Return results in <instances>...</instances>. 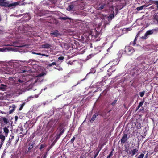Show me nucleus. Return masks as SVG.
Here are the masks:
<instances>
[{"label": "nucleus", "mask_w": 158, "mask_h": 158, "mask_svg": "<svg viewBox=\"0 0 158 158\" xmlns=\"http://www.w3.org/2000/svg\"><path fill=\"white\" fill-rule=\"evenodd\" d=\"M101 47H98L97 48H95V51H96V53H98L99 52H100L101 51Z\"/></svg>", "instance_id": "nucleus-16"}, {"label": "nucleus", "mask_w": 158, "mask_h": 158, "mask_svg": "<svg viewBox=\"0 0 158 158\" xmlns=\"http://www.w3.org/2000/svg\"><path fill=\"white\" fill-rule=\"evenodd\" d=\"M39 70L37 71V73L35 75V83L33 84H34L35 83L37 82H41L43 80V77L46 74V72L45 69L44 68L40 67L38 69ZM34 80L33 79L32 80Z\"/></svg>", "instance_id": "nucleus-1"}, {"label": "nucleus", "mask_w": 158, "mask_h": 158, "mask_svg": "<svg viewBox=\"0 0 158 158\" xmlns=\"http://www.w3.org/2000/svg\"><path fill=\"white\" fill-rule=\"evenodd\" d=\"M32 53L34 54H36V55H41V53H36L35 52H32Z\"/></svg>", "instance_id": "nucleus-35"}, {"label": "nucleus", "mask_w": 158, "mask_h": 158, "mask_svg": "<svg viewBox=\"0 0 158 158\" xmlns=\"http://www.w3.org/2000/svg\"><path fill=\"white\" fill-rule=\"evenodd\" d=\"M50 35L53 37H58L60 35V34L58 32L57 30H56L50 33Z\"/></svg>", "instance_id": "nucleus-5"}, {"label": "nucleus", "mask_w": 158, "mask_h": 158, "mask_svg": "<svg viewBox=\"0 0 158 158\" xmlns=\"http://www.w3.org/2000/svg\"><path fill=\"white\" fill-rule=\"evenodd\" d=\"M157 4H158V3H157Z\"/></svg>", "instance_id": "nucleus-54"}, {"label": "nucleus", "mask_w": 158, "mask_h": 158, "mask_svg": "<svg viewBox=\"0 0 158 158\" xmlns=\"http://www.w3.org/2000/svg\"><path fill=\"white\" fill-rule=\"evenodd\" d=\"M97 154H97V155H96L95 156V157H96V156H97Z\"/></svg>", "instance_id": "nucleus-50"}, {"label": "nucleus", "mask_w": 158, "mask_h": 158, "mask_svg": "<svg viewBox=\"0 0 158 158\" xmlns=\"http://www.w3.org/2000/svg\"><path fill=\"white\" fill-rule=\"evenodd\" d=\"M138 150L137 148H135L132 151V155H134L138 151Z\"/></svg>", "instance_id": "nucleus-17"}, {"label": "nucleus", "mask_w": 158, "mask_h": 158, "mask_svg": "<svg viewBox=\"0 0 158 158\" xmlns=\"http://www.w3.org/2000/svg\"><path fill=\"white\" fill-rule=\"evenodd\" d=\"M95 71H94V72H92V73H95Z\"/></svg>", "instance_id": "nucleus-49"}, {"label": "nucleus", "mask_w": 158, "mask_h": 158, "mask_svg": "<svg viewBox=\"0 0 158 158\" xmlns=\"http://www.w3.org/2000/svg\"><path fill=\"white\" fill-rule=\"evenodd\" d=\"M89 56H93L94 55H93L92 54H91L89 55Z\"/></svg>", "instance_id": "nucleus-48"}, {"label": "nucleus", "mask_w": 158, "mask_h": 158, "mask_svg": "<svg viewBox=\"0 0 158 158\" xmlns=\"http://www.w3.org/2000/svg\"><path fill=\"white\" fill-rule=\"evenodd\" d=\"M10 64L13 65V67L14 68H16L19 66V64L18 62L15 60L11 61L10 62Z\"/></svg>", "instance_id": "nucleus-7"}, {"label": "nucleus", "mask_w": 158, "mask_h": 158, "mask_svg": "<svg viewBox=\"0 0 158 158\" xmlns=\"http://www.w3.org/2000/svg\"><path fill=\"white\" fill-rule=\"evenodd\" d=\"M118 60V59H117V62L118 61V63H117V64H114V65H117V64H118V62H119V60Z\"/></svg>", "instance_id": "nucleus-43"}, {"label": "nucleus", "mask_w": 158, "mask_h": 158, "mask_svg": "<svg viewBox=\"0 0 158 158\" xmlns=\"http://www.w3.org/2000/svg\"><path fill=\"white\" fill-rule=\"evenodd\" d=\"M112 152H111L108 155V156H110V157H111L112 155Z\"/></svg>", "instance_id": "nucleus-37"}, {"label": "nucleus", "mask_w": 158, "mask_h": 158, "mask_svg": "<svg viewBox=\"0 0 158 158\" xmlns=\"http://www.w3.org/2000/svg\"><path fill=\"white\" fill-rule=\"evenodd\" d=\"M112 45L111 47H110L108 48V49H107V51H109V50H110L111 48H112Z\"/></svg>", "instance_id": "nucleus-38"}, {"label": "nucleus", "mask_w": 158, "mask_h": 158, "mask_svg": "<svg viewBox=\"0 0 158 158\" xmlns=\"http://www.w3.org/2000/svg\"><path fill=\"white\" fill-rule=\"evenodd\" d=\"M13 138H14V136H12L11 137V139H13Z\"/></svg>", "instance_id": "nucleus-46"}, {"label": "nucleus", "mask_w": 158, "mask_h": 158, "mask_svg": "<svg viewBox=\"0 0 158 158\" xmlns=\"http://www.w3.org/2000/svg\"><path fill=\"white\" fill-rule=\"evenodd\" d=\"M144 154H140L138 157V158H143Z\"/></svg>", "instance_id": "nucleus-29"}, {"label": "nucleus", "mask_w": 158, "mask_h": 158, "mask_svg": "<svg viewBox=\"0 0 158 158\" xmlns=\"http://www.w3.org/2000/svg\"><path fill=\"white\" fill-rule=\"evenodd\" d=\"M91 73V72H89V73Z\"/></svg>", "instance_id": "nucleus-53"}, {"label": "nucleus", "mask_w": 158, "mask_h": 158, "mask_svg": "<svg viewBox=\"0 0 158 158\" xmlns=\"http://www.w3.org/2000/svg\"><path fill=\"white\" fill-rule=\"evenodd\" d=\"M137 36H136V37H135V40H134V41L132 42V43H131V44L133 45H134L136 43L135 42V41L136 40V39H137Z\"/></svg>", "instance_id": "nucleus-23"}, {"label": "nucleus", "mask_w": 158, "mask_h": 158, "mask_svg": "<svg viewBox=\"0 0 158 158\" xmlns=\"http://www.w3.org/2000/svg\"><path fill=\"white\" fill-rule=\"evenodd\" d=\"M104 7V5H101L100 6H99L98 7V9H102Z\"/></svg>", "instance_id": "nucleus-28"}, {"label": "nucleus", "mask_w": 158, "mask_h": 158, "mask_svg": "<svg viewBox=\"0 0 158 158\" xmlns=\"http://www.w3.org/2000/svg\"><path fill=\"white\" fill-rule=\"evenodd\" d=\"M127 139V134H124L122 138L121 141L122 143H124Z\"/></svg>", "instance_id": "nucleus-10"}, {"label": "nucleus", "mask_w": 158, "mask_h": 158, "mask_svg": "<svg viewBox=\"0 0 158 158\" xmlns=\"http://www.w3.org/2000/svg\"><path fill=\"white\" fill-rule=\"evenodd\" d=\"M122 51H123L122 50H120L119 51V54H120L121 55V54L122 53Z\"/></svg>", "instance_id": "nucleus-41"}, {"label": "nucleus", "mask_w": 158, "mask_h": 158, "mask_svg": "<svg viewBox=\"0 0 158 158\" xmlns=\"http://www.w3.org/2000/svg\"><path fill=\"white\" fill-rule=\"evenodd\" d=\"M110 157L108 156L106 158H110Z\"/></svg>", "instance_id": "nucleus-47"}, {"label": "nucleus", "mask_w": 158, "mask_h": 158, "mask_svg": "<svg viewBox=\"0 0 158 158\" xmlns=\"http://www.w3.org/2000/svg\"><path fill=\"white\" fill-rule=\"evenodd\" d=\"M2 132V126L1 125H0V135H1V134Z\"/></svg>", "instance_id": "nucleus-31"}, {"label": "nucleus", "mask_w": 158, "mask_h": 158, "mask_svg": "<svg viewBox=\"0 0 158 158\" xmlns=\"http://www.w3.org/2000/svg\"><path fill=\"white\" fill-rule=\"evenodd\" d=\"M116 101H114L112 103V104L113 105L114 104L116 103Z\"/></svg>", "instance_id": "nucleus-42"}, {"label": "nucleus", "mask_w": 158, "mask_h": 158, "mask_svg": "<svg viewBox=\"0 0 158 158\" xmlns=\"http://www.w3.org/2000/svg\"><path fill=\"white\" fill-rule=\"evenodd\" d=\"M74 6L73 5H71L69 6L67 8V9L68 10L71 11L73 10L74 8Z\"/></svg>", "instance_id": "nucleus-14"}, {"label": "nucleus", "mask_w": 158, "mask_h": 158, "mask_svg": "<svg viewBox=\"0 0 158 158\" xmlns=\"http://www.w3.org/2000/svg\"><path fill=\"white\" fill-rule=\"evenodd\" d=\"M155 31L154 30H151L147 31L145 34V38H146L148 35L152 34Z\"/></svg>", "instance_id": "nucleus-8"}, {"label": "nucleus", "mask_w": 158, "mask_h": 158, "mask_svg": "<svg viewBox=\"0 0 158 158\" xmlns=\"http://www.w3.org/2000/svg\"><path fill=\"white\" fill-rule=\"evenodd\" d=\"M64 58L62 57H60L58 58V59L59 60H63Z\"/></svg>", "instance_id": "nucleus-33"}, {"label": "nucleus", "mask_w": 158, "mask_h": 158, "mask_svg": "<svg viewBox=\"0 0 158 158\" xmlns=\"http://www.w3.org/2000/svg\"><path fill=\"white\" fill-rule=\"evenodd\" d=\"M30 81L28 80V78L27 77L24 76H22L18 80V82L19 83L22 84H25L27 82H30Z\"/></svg>", "instance_id": "nucleus-3"}, {"label": "nucleus", "mask_w": 158, "mask_h": 158, "mask_svg": "<svg viewBox=\"0 0 158 158\" xmlns=\"http://www.w3.org/2000/svg\"><path fill=\"white\" fill-rule=\"evenodd\" d=\"M58 69L59 70H62V68H59Z\"/></svg>", "instance_id": "nucleus-40"}, {"label": "nucleus", "mask_w": 158, "mask_h": 158, "mask_svg": "<svg viewBox=\"0 0 158 158\" xmlns=\"http://www.w3.org/2000/svg\"><path fill=\"white\" fill-rule=\"evenodd\" d=\"M154 151H156V148H155V149H154Z\"/></svg>", "instance_id": "nucleus-51"}, {"label": "nucleus", "mask_w": 158, "mask_h": 158, "mask_svg": "<svg viewBox=\"0 0 158 158\" xmlns=\"http://www.w3.org/2000/svg\"><path fill=\"white\" fill-rule=\"evenodd\" d=\"M114 17V15L113 14H110L108 17V20H111Z\"/></svg>", "instance_id": "nucleus-19"}, {"label": "nucleus", "mask_w": 158, "mask_h": 158, "mask_svg": "<svg viewBox=\"0 0 158 158\" xmlns=\"http://www.w3.org/2000/svg\"><path fill=\"white\" fill-rule=\"evenodd\" d=\"M143 102H140L139 103V106H142V105H143Z\"/></svg>", "instance_id": "nucleus-36"}, {"label": "nucleus", "mask_w": 158, "mask_h": 158, "mask_svg": "<svg viewBox=\"0 0 158 158\" xmlns=\"http://www.w3.org/2000/svg\"><path fill=\"white\" fill-rule=\"evenodd\" d=\"M60 136H61V135H59V134H57L56 135V139H55L56 142L57 141L58 139L60 137Z\"/></svg>", "instance_id": "nucleus-20"}, {"label": "nucleus", "mask_w": 158, "mask_h": 158, "mask_svg": "<svg viewBox=\"0 0 158 158\" xmlns=\"http://www.w3.org/2000/svg\"><path fill=\"white\" fill-rule=\"evenodd\" d=\"M11 50L10 48H0V52H6L7 51H10Z\"/></svg>", "instance_id": "nucleus-11"}, {"label": "nucleus", "mask_w": 158, "mask_h": 158, "mask_svg": "<svg viewBox=\"0 0 158 158\" xmlns=\"http://www.w3.org/2000/svg\"><path fill=\"white\" fill-rule=\"evenodd\" d=\"M125 51L129 55H131L134 52V50L133 48L130 46L126 47Z\"/></svg>", "instance_id": "nucleus-4"}, {"label": "nucleus", "mask_w": 158, "mask_h": 158, "mask_svg": "<svg viewBox=\"0 0 158 158\" xmlns=\"http://www.w3.org/2000/svg\"><path fill=\"white\" fill-rule=\"evenodd\" d=\"M64 130L63 129H61L60 131V132L59 133V135H61L64 133Z\"/></svg>", "instance_id": "nucleus-26"}, {"label": "nucleus", "mask_w": 158, "mask_h": 158, "mask_svg": "<svg viewBox=\"0 0 158 158\" xmlns=\"http://www.w3.org/2000/svg\"><path fill=\"white\" fill-rule=\"evenodd\" d=\"M35 61L34 60L30 59L28 62L27 63L29 64L34 65V63H33V62H34Z\"/></svg>", "instance_id": "nucleus-18"}, {"label": "nucleus", "mask_w": 158, "mask_h": 158, "mask_svg": "<svg viewBox=\"0 0 158 158\" xmlns=\"http://www.w3.org/2000/svg\"><path fill=\"white\" fill-rule=\"evenodd\" d=\"M45 147V145H44L42 144L40 145V150H42L43 148H44Z\"/></svg>", "instance_id": "nucleus-30"}, {"label": "nucleus", "mask_w": 158, "mask_h": 158, "mask_svg": "<svg viewBox=\"0 0 158 158\" xmlns=\"http://www.w3.org/2000/svg\"><path fill=\"white\" fill-rule=\"evenodd\" d=\"M56 63L55 62H52V63L49 64H48V66H51L52 65H56Z\"/></svg>", "instance_id": "nucleus-25"}, {"label": "nucleus", "mask_w": 158, "mask_h": 158, "mask_svg": "<svg viewBox=\"0 0 158 158\" xmlns=\"http://www.w3.org/2000/svg\"><path fill=\"white\" fill-rule=\"evenodd\" d=\"M2 83V81L0 80V83ZM8 88V87L6 85L1 84L0 86V90L5 91Z\"/></svg>", "instance_id": "nucleus-6"}, {"label": "nucleus", "mask_w": 158, "mask_h": 158, "mask_svg": "<svg viewBox=\"0 0 158 158\" xmlns=\"http://www.w3.org/2000/svg\"><path fill=\"white\" fill-rule=\"evenodd\" d=\"M144 94H145L144 91L140 92L139 93V95H140V97H143L144 96Z\"/></svg>", "instance_id": "nucleus-24"}, {"label": "nucleus", "mask_w": 158, "mask_h": 158, "mask_svg": "<svg viewBox=\"0 0 158 158\" xmlns=\"http://www.w3.org/2000/svg\"><path fill=\"white\" fill-rule=\"evenodd\" d=\"M144 7V6H141L140 7H138L137 8V10H142L143 9Z\"/></svg>", "instance_id": "nucleus-21"}, {"label": "nucleus", "mask_w": 158, "mask_h": 158, "mask_svg": "<svg viewBox=\"0 0 158 158\" xmlns=\"http://www.w3.org/2000/svg\"><path fill=\"white\" fill-rule=\"evenodd\" d=\"M2 122L5 124L7 123V120L6 118H4L2 119Z\"/></svg>", "instance_id": "nucleus-22"}, {"label": "nucleus", "mask_w": 158, "mask_h": 158, "mask_svg": "<svg viewBox=\"0 0 158 158\" xmlns=\"http://www.w3.org/2000/svg\"><path fill=\"white\" fill-rule=\"evenodd\" d=\"M98 114H97V113H96L95 114H94L93 115V116L92 117V118H91V119L90 120V122H92L94 121V120H95V118L98 116Z\"/></svg>", "instance_id": "nucleus-13"}, {"label": "nucleus", "mask_w": 158, "mask_h": 158, "mask_svg": "<svg viewBox=\"0 0 158 158\" xmlns=\"http://www.w3.org/2000/svg\"><path fill=\"white\" fill-rule=\"evenodd\" d=\"M23 104L21 105V106L19 109V110H21L22 109V108L23 107Z\"/></svg>", "instance_id": "nucleus-39"}, {"label": "nucleus", "mask_w": 158, "mask_h": 158, "mask_svg": "<svg viewBox=\"0 0 158 158\" xmlns=\"http://www.w3.org/2000/svg\"><path fill=\"white\" fill-rule=\"evenodd\" d=\"M140 107H141V106H139H139H138V109H139Z\"/></svg>", "instance_id": "nucleus-45"}, {"label": "nucleus", "mask_w": 158, "mask_h": 158, "mask_svg": "<svg viewBox=\"0 0 158 158\" xmlns=\"http://www.w3.org/2000/svg\"><path fill=\"white\" fill-rule=\"evenodd\" d=\"M50 46V45L48 44H43L42 45V47L43 48H48Z\"/></svg>", "instance_id": "nucleus-15"}, {"label": "nucleus", "mask_w": 158, "mask_h": 158, "mask_svg": "<svg viewBox=\"0 0 158 158\" xmlns=\"http://www.w3.org/2000/svg\"><path fill=\"white\" fill-rule=\"evenodd\" d=\"M40 55L44 56L46 57H48L49 56L48 55H46V54H41V53Z\"/></svg>", "instance_id": "nucleus-34"}, {"label": "nucleus", "mask_w": 158, "mask_h": 158, "mask_svg": "<svg viewBox=\"0 0 158 158\" xmlns=\"http://www.w3.org/2000/svg\"><path fill=\"white\" fill-rule=\"evenodd\" d=\"M57 0H49L51 3L52 4H54L56 3Z\"/></svg>", "instance_id": "nucleus-27"}, {"label": "nucleus", "mask_w": 158, "mask_h": 158, "mask_svg": "<svg viewBox=\"0 0 158 158\" xmlns=\"http://www.w3.org/2000/svg\"><path fill=\"white\" fill-rule=\"evenodd\" d=\"M99 33L95 30H94L93 31L91 32V35L92 36H94L95 37H97Z\"/></svg>", "instance_id": "nucleus-9"}, {"label": "nucleus", "mask_w": 158, "mask_h": 158, "mask_svg": "<svg viewBox=\"0 0 158 158\" xmlns=\"http://www.w3.org/2000/svg\"><path fill=\"white\" fill-rule=\"evenodd\" d=\"M140 107H141V106H139H139H138V109H139Z\"/></svg>", "instance_id": "nucleus-44"}, {"label": "nucleus", "mask_w": 158, "mask_h": 158, "mask_svg": "<svg viewBox=\"0 0 158 158\" xmlns=\"http://www.w3.org/2000/svg\"><path fill=\"white\" fill-rule=\"evenodd\" d=\"M63 19H65V18H63Z\"/></svg>", "instance_id": "nucleus-52"}, {"label": "nucleus", "mask_w": 158, "mask_h": 158, "mask_svg": "<svg viewBox=\"0 0 158 158\" xmlns=\"http://www.w3.org/2000/svg\"><path fill=\"white\" fill-rule=\"evenodd\" d=\"M32 71L29 67L26 66L23 67L21 70V73H24V75L26 76L29 75Z\"/></svg>", "instance_id": "nucleus-2"}, {"label": "nucleus", "mask_w": 158, "mask_h": 158, "mask_svg": "<svg viewBox=\"0 0 158 158\" xmlns=\"http://www.w3.org/2000/svg\"><path fill=\"white\" fill-rule=\"evenodd\" d=\"M75 139V137H73L71 140V143H73L74 142V140Z\"/></svg>", "instance_id": "nucleus-32"}, {"label": "nucleus", "mask_w": 158, "mask_h": 158, "mask_svg": "<svg viewBox=\"0 0 158 158\" xmlns=\"http://www.w3.org/2000/svg\"><path fill=\"white\" fill-rule=\"evenodd\" d=\"M3 129L4 130V132L5 133V135H6V136L8 133L9 130L6 127L3 128Z\"/></svg>", "instance_id": "nucleus-12"}]
</instances>
